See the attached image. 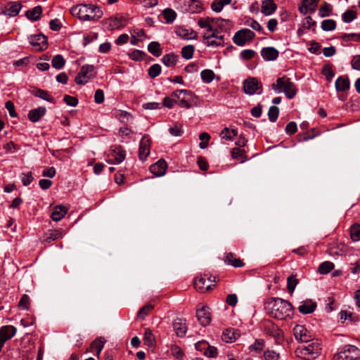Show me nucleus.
<instances>
[{
    "mask_svg": "<svg viewBox=\"0 0 360 360\" xmlns=\"http://www.w3.org/2000/svg\"><path fill=\"white\" fill-rule=\"evenodd\" d=\"M105 340L103 338L100 337L94 340L91 347L96 351V356L98 357L105 345Z\"/></svg>",
    "mask_w": 360,
    "mask_h": 360,
    "instance_id": "f704fd0d",
    "label": "nucleus"
},
{
    "mask_svg": "<svg viewBox=\"0 0 360 360\" xmlns=\"http://www.w3.org/2000/svg\"><path fill=\"white\" fill-rule=\"evenodd\" d=\"M279 113V109L276 105H272L269 108V112H268V117L269 120L271 122H276V120L278 119Z\"/></svg>",
    "mask_w": 360,
    "mask_h": 360,
    "instance_id": "864d4df0",
    "label": "nucleus"
},
{
    "mask_svg": "<svg viewBox=\"0 0 360 360\" xmlns=\"http://www.w3.org/2000/svg\"><path fill=\"white\" fill-rule=\"evenodd\" d=\"M148 50L151 54L156 57L160 56L162 53L160 45L157 41L150 42L148 46Z\"/></svg>",
    "mask_w": 360,
    "mask_h": 360,
    "instance_id": "e433bc0d",
    "label": "nucleus"
},
{
    "mask_svg": "<svg viewBox=\"0 0 360 360\" xmlns=\"http://www.w3.org/2000/svg\"><path fill=\"white\" fill-rule=\"evenodd\" d=\"M167 163L165 159H159L155 164L150 167V171L156 176H162L166 173Z\"/></svg>",
    "mask_w": 360,
    "mask_h": 360,
    "instance_id": "ddd939ff",
    "label": "nucleus"
},
{
    "mask_svg": "<svg viewBox=\"0 0 360 360\" xmlns=\"http://www.w3.org/2000/svg\"><path fill=\"white\" fill-rule=\"evenodd\" d=\"M265 309L271 316L279 320L289 318L292 314L291 303L278 297L271 298L266 302Z\"/></svg>",
    "mask_w": 360,
    "mask_h": 360,
    "instance_id": "f257e3e1",
    "label": "nucleus"
},
{
    "mask_svg": "<svg viewBox=\"0 0 360 360\" xmlns=\"http://www.w3.org/2000/svg\"><path fill=\"white\" fill-rule=\"evenodd\" d=\"M223 340L226 342H232L236 340V333L233 329H226L223 333Z\"/></svg>",
    "mask_w": 360,
    "mask_h": 360,
    "instance_id": "603ef678",
    "label": "nucleus"
},
{
    "mask_svg": "<svg viewBox=\"0 0 360 360\" xmlns=\"http://www.w3.org/2000/svg\"><path fill=\"white\" fill-rule=\"evenodd\" d=\"M335 86L338 91H346L350 86L349 80L347 77L340 76L336 79Z\"/></svg>",
    "mask_w": 360,
    "mask_h": 360,
    "instance_id": "bb28decb",
    "label": "nucleus"
},
{
    "mask_svg": "<svg viewBox=\"0 0 360 360\" xmlns=\"http://www.w3.org/2000/svg\"><path fill=\"white\" fill-rule=\"evenodd\" d=\"M202 37L205 44L207 46L217 47L224 46V35L221 34V30L217 28L213 27L212 31L205 32Z\"/></svg>",
    "mask_w": 360,
    "mask_h": 360,
    "instance_id": "39448f33",
    "label": "nucleus"
},
{
    "mask_svg": "<svg viewBox=\"0 0 360 360\" xmlns=\"http://www.w3.org/2000/svg\"><path fill=\"white\" fill-rule=\"evenodd\" d=\"M72 15L83 21H97L103 16L100 7L94 4H79L71 8Z\"/></svg>",
    "mask_w": 360,
    "mask_h": 360,
    "instance_id": "f03ea898",
    "label": "nucleus"
},
{
    "mask_svg": "<svg viewBox=\"0 0 360 360\" xmlns=\"http://www.w3.org/2000/svg\"><path fill=\"white\" fill-rule=\"evenodd\" d=\"M62 237L63 233L60 231L52 230L45 234L43 241L45 243H51V241H54L57 239L61 238Z\"/></svg>",
    "mask_w": 360,
    "mask_h": 360,
    "instance_id": "7c9ffc66",
    "label": "nucleus"
},
{
    "mask_svg": "<svg viewBox=\"0 0 360 360\" xmlns=\"http://www.w3.org/2000/svg\"><path fill=\"white\" fill-rule=\"evenodd\" d=\"M42 13V8L41 6H37L32 10H28L26 12V16L29 20L37 21L40 19Z\"/></svg>",
    "mask_w": 360,
    "mask_h": 360,
    "instance_id": "c756f323",
    "label": "nucleus"
},
{
    "mask_svg": "<svg viewBox=\"0 0 360 360\" xmlns=\"http://www.w3.org/2000/svg\"><path fill=\"white\" fill-rule=\"evenodd\" d=\"M176 33L178 36L184 39H196L198 37L197 33L192 29L180 27L176 30Z\"/></svg>",
    "mask_w": 360,
    "mask_h": 360,
    "instance_id": "a878e982",
    "label": "nucleus"
},
{
    "mask_svg": "<svg viewBox=\"0 0 360 360\" xmlns=\"http://www.w3.org/2000/svg\"><path fill=\"white\" fill-rule=\"evenodd\" d=\"M336 27V22L334 20L328 19L321 22V28L324 31H332Z\"/></svg>",
    "mask_w": 360,
    "mask_h": 360,
    "instance_id": "de8ad7c7",
    "label": "nucleus"
},
{
    "mask_svg": "<svg viewBox=\"0 0 360 360\" xmlns=\"http://www.w3.org/2000/svg\"><path fill=\"white\" fill-rule=\"evenodd\" d=\"M173 328L178 337H184L187 331L186 320L180 318L176 319L173 322Z\"/></svg>",
    "mask_w": 360,
    "mask_h": 360,
    "instance_id": "4468645a",
    "label": "nucleus"
},
{
    "mask_svg": "<svg viewBox=\"0 0 360 360\" xmlns=\"http://www.w3.org/2000/svg\"><path fill=\"white\" fill-rule=\"evenodd\" d=\"M255 37V33L249 29H242L236 32L233 37V42L240 46H244Z\"/></svg>",
    "mask_w": 360,
    "mask_h": 360,
    "instance_id": "0eeeda50",
    "label": "nucleus"
},
{
    "mask_svg": "<svg viewBox=\"0 0 360 360\" xmlns=\"http://www.w3.org/2000/svg\"><path fill=\"white\" fill-rule=\"evenodd\" d=\"M154 307L152 304H146L144 307H143L138 312L137 316L141 319V320H143L146 319V317L152 311Z\"/></svg>",
    "mask_w": 360,
    "mask_h": 360,
    "instance_id": "c03bdc74",
    "label": "nucleus"
},
{
    "mask_svg": "<svg viewBox=\"0 0 360 360\" xmlns=\"http://www.w3.org/2000/svg\"><path fill=\"white\" fill-rule=\"evenodd\" d=\"M264 347V340L262 339H257L255 341V343L250 346V349L251 351H255L256 352H259L263 350Z\"/></svg>",
    "mask_w": 360,
    "mask_h": 360,
    "instance_id": "6e6d98bb",
    "label": "nucleus"
},
{
    "mask_svg": "<svg viewBox=\"0 0 360 360\" xmlns=\"http://www.w3.org/2000/svg\"><path fill=\"white\" fill-rule=\"evenodd\" d=\"M359 358L360 349L352 345H344L333 356V360H356Z\"/></svg>",
    "mask_w": 360,
    "mask_h": 360,
    "instance_id": "20e7f679",
    "label": "nucleus"
},
{
    "mask_svg": "<svg viewBox=\"0 0 360 360\" xmlns=\"http://www.w3.org/2000/svg\"><path fill=\"white\" fill-rule=\"evenodd\" d=\"M46 109L44 106H39L32 109L27 114V117L32 122H37L46 114Z\"/></svg>",
    "mask_w": 360,
    "mask_h": 360,
    "instance_id": "f3484780",
    "label": "nucleus"
},
{
    "mask_svg": "<svg viewBox=\"0 0 360 360\" xmlns=\"http://www.w3.org/2000/svg\"><path fill=\"white\" fill-rule=\"evenodd\" d=\"M243 89L245 93L249 95H253L255 94H259L262 91L261 84L255 77H252L244 81Z\"/></svg>",
    "mask_w": 360,
    "mask_h": 360,
    "instance_id": "6e6552de",
    "label": "nucleus"
},
{
    "mask_svg": "<svg viewBox=\"0 0 360 360\" xmlns=\"http://www.w3.org/2000/svg\"><path fill=\"white\" fill-rule=\"evenodd\" d=\"M111 152L114 158H125L127 155L123 147L119 145L111 146Z\"/></svg>",
    "mask_w": 360,
    "mask_h": 360,
    "instance_id": "ea45409f",
    "label": "nucleus"
},
{
    "mask_svg": "<svg viewBox=\"0 0 360 360\" xmlns=\"http://www.w3.org/2000/svg\"><path fill=\"white\" fill-rule=\"evenodd\" d=\"M231 158H247L246 151L244 148H234L231 150Z\"/></svg>",
    "mask_w": 360,
    "mask_h": 360,
    "instance_id": "680f3d73",
    "label": "nucleus"
},
{
    "mask_svg": "<svg viewBox=\"0 0 360 360\" xmlns=\"http://www.w3.org/2000/svg\"><path fill=\"white\" fill-rule=\"evenodd\" d=\"M245 25L250 27L254 30H256L260 33H264V29L260 24L252 18H249L245 20Z\"/></svg>",
    "mask_w": 360,
    "mask_h": 360,
    "instance_id": "a18cd8bd",
    "label": "nucleus"
},
{
    "mask_svg": "<svg viewBox=\"0 0 360 360\" xmlns=\"http://www.w3.org/2000/svg\"><path fill=\"white\" fill-rule=\"evenodd\" d=\"M178 56L174 53L165 55L162 58V62L167 67H173L177 62Z\"/></svg>",
    "mask_w": 360,
    "mask_h": 360,
    "instance_id": "72a5a7b5",
    "label": "nucleus"
},
{
    "mask_svg": "<svg viewBox=\"0 0 360 360\" xmlns=\"http://www.w3.org/2000/svg\"><path fill=\"white\" fill-rule=\"evenodd\" d=\"M332 11V6L328 3H325L319 10V15L321 18L329 16Z\"/></svg>",
    "mask_w": 360,
    "mask_h": 360,
    "instance_id": "8fccbe9b",
    "label": "nucleus"
},
{
    "mask_svg": "<svg viewBox=\"0 0 360 360\" xmlns=\"http://www.w3.org/2000/svg\"><path fill=\"white\" fill-rule=\"evenodd\" d=\"M195 47L193 45H187L182 48L181 49V56L186 59H191L193 56Z\"/></svg>",
    "mask_w": 360,
    "mask_h": 360,
    "instance_id": "a19ab883",
    "label": "nucleus"
},
{
    "mask_svg": "<svg viewBox=\"0 0 360 360\" xmlns=\"http://www.w3.org/2000/svg\"><path fill=\"white\" fill-rule=\"evenodd\" d=\"M196 317L200 324L206 326L211 321L210 309L207 307L202 306L196 309Z\"/></svg>",
    "mask_w": 360,
    "mask_h": 360,
    "instance_id": "9d476101",
    "label": "nucleus"
},
{
    "mask_svg": "<svg viewBox=\"0 0 360 360\" xmlns=\"http://www.w3.org/2000/svg\"><path fill=\"white\" fill-rule=\"evenodd\" d=\"M31 94L34 96L39 97L43 100H45L48 102L54 103L55 99L53 96H51L47 91L41 89H35L31 91Z\"/></svg>",
    "mask_w": 360,
    "mask_h": 360,
    "instance_id": "cd10ccee",
    "label": "nucleus"
},
{
    "mask_svg": "<svg viewBox=\"0 0 360 360\" xmlns=\"http://www.w3.org/2000/svg\"><path fill=\"white\" fill-rule=\"evenodd\" d=\"M272 89L278 93H284L288 99H292L297 92L295 84L286 76L278 78Z\"/></svg>",
    "mask_w": 360,
    "mask_h": 360,
    "instance_id": "7ed1b4c3",
    "label": "nucleus"
},
{
    "mask_svg": "<svg viewBox=\"0 0 360 360\" xmlns=\"http://www.w3.org/2000/svg\"><path fill=\"white\" fill-rule=\"evenodd\" d=\"M316 308V302L311 300L303 301L298 307V310L301 314H307L314 311Z\"/></svg>",
    "mask_w": 360,
    "mask_h": 360,
    "instance_id": "6ab92c4d",
    "label": "nucleus"
},
{
    "mask_svg": "<svg viewBox=\"0 0 360 360\" xmlns=\"http://www.w3.org/2000/svg\"><path fill=\"white\" fill-rule=\"evenodd\" d=\"M279 52L274 47H264L261 50V56L267 61L274 60L278 57Z\"/></svg>",
    "mask_w": 360,
    "mask_h": 360,
    "instance_id": "a211bd4d",
    "label": "nucleus"
},
{
    "mask_svg": "<svg viewBox=\"0 0 360 360\" xmlns=\"http://www.w3.org/2000/svg\"><path fill=\"white\" fill-rule=\"evenodd\" d=\"M297 283L298 281L295 276H290L288 278V290L290 293L293 292Z\"/></svg>",
    "mask_w": 360,
    "mask_h": 360,
    "instance_id": "69168bd1",
    "label": "nucleus"
},
{
    "mask_svg": "<svg viewBox=\"0 0 360 360\" xmlns=\"http://www.w3.org/2000/svg\"><path fill=\"white\" fill-rule=\"evenodd\" d=\"M162 15L167 23H172L176 19V13L171 8H166L163 11Z\"/></svg>",
    "mask_w": 360,
    "mask_h": 360,
    "instance_id": "58836bf2",
    "label": "nucleus"
},
{
    "mask_svg": "<svg viewBox=\"0 0 360 360\" xmlns=\"http://www.w3.org/2000/svg\"><path fill=\"white\" fill-rule=\"evenodd\" d=\"M316 25V21H314L311 16H307L302 21L303 27L307 30H310Z\"/></svg>",
    "mask_w": 360,
    "mask_h": 360,
    "instance_id": "e2e57ef3",
    "label": "nucleus"
},
{
    "mask_svg": "<svg viewBox=\"0 0 360 360\" xmlns=\"http://www.w3.org/2000/svg\"><path fill=\"white\" fill-rule=\"evenodd\" d=\"M200 346H207V348L205 351V355H206L207 356L212 358L215 357L217 355V349L215 347L207 345V343L206 342H198L195 344L196 349H200Z\"/></svg>",
    "mask_w": 360,
    "mask_h": 360,
    "instance_id": "c85d7f7f",
    "label": "nucleus"
},
{
    "mask_svg": "<svg viewBox=\"0 0 360 360\" xmlns=\"http://www.w3.org/2000/svg\"><path fill=\"white\" fill-rule=\"evenodd\" d=\"M356 13L352 10L346 11L342 15V20L347 23L352 22L356 18Z\"/></svg>",
    "mask_w": 360,
    "mask_h": 360,
    "instance_id": "13d9d810",
    "label": "nucleus"
},
{
    "mask_svg": "<svg viewBox=\"0 0 360 360\" xmlns=\"http://www.w3.org/2000/svg\"><path fill=\"white\" fill-rule=\"evenodd\" d=\"M150 154V140L147 136H143L140 142L139 155V158H147Z\"/></svg>",
    "mask_w": 360,
    "mask_h": 360,
    "instance_id": "b1692460",
    "label": "nucleus"
},
{
    "mask_svg": "<svg viewBox=\"0 0 360 360\" xmlns=\"http://www.w3.org/2000/svg\"><path fill=\"white\" fill-rule=\"evenodd\" d=\"M304 347L306 349L305 351L309 354V359L311 360L316 359L319 355L320 351L321 350V345L317 341H313L307 346Z\"/></svg>",
    "mask_w": 360,
    "mask_h": 360,
    "instance_id": "aec40b11",
    "label": "nucleus"
},
{
    "mask_svg": "<svg viewBox=\"0 0 360 360\" xmlns=\"http://www.w3.org/2000/svg\"><path fill=\"white\" fill-rule=\"evenodd\" d=\"M65 60L64 58L60 54L55 56L51 60V65L53 68L57 70L63 68V67L65 65Z\"/></svg>",
    "mask_w": 360,
    "mask_h": 360,
    "instance_id": "4c0bfd02",
    "label": "nucleus"
},
{
    "mask_svg": "<svg viewBox=\"0 0 360 360\" xmlns=\"http://www.w3.org/2000/svg\"><path fill=\"white\" fill-rule=\"evenodd\" d=\"M224 261L226 264L231 265L233 267H243L245 265L243 260L239 257H237L236 255L232 252L226 254Z\"/></svg>",
    "mask_w": 360,
    "mask_h": 360,
    "instance_id": "4be33fe9",
    "label": "nucleus"
},
{
    "mask_svg": "<svg viewBox=\"0 0 360 360\" xmlns=\"http://www.w3.org/2000/svg\"><path fill=\"white\" fill-rule=\"evenodd\" d=\"M335 265L333 262L326 261L319 265L318 268V272L321 274H327L330 271H332Z\"/></svg>",
    "mask_w": 360,
    "mask_h": 360,
    "instance_id": "c9c22d12",
    "label": "nucleus"
},
{
    "mask_svg": "<svg viewBox=\"0 0 360 360\" xmlns=\"http://www.w3.org/2000/svg\"><path fill=\"white\" fill-rule=\"evenodd\" d=\"M205 282H206V281H205V278H200L198 280H195L194 282L195 288L198 291H200L201 292H204L205 289H206V290L212 289V287L210 285H208L206 286V288H205L204 285H205Z\"/></svg>",
    "mask_w": 360,
    "mask_h": 360,
    "instance_id": "79ce46f5",
    "label": "nucleus"
},
{
    "mask_svg": "<svg viewBox=\"0 0 360 360\" xmlns=\"http://www.w3.org/2000/svg\"><path fill=\"white\" fill-rule=\"evenodd\" d=\"M295 338L302 342H309L311 340V335L306 328L301 325H296L293 328Z\"/></svg>",
    "mask_w": 360,
    "mask_h": 360,
    "instance_id": "9b49d317",
    "label": "nucleus"
},
{
    "mask_svg": "<svg viewBox=\"0 0 360 360\" xmlns=\"http://www.w3.org/2000/svg\"><path fill=\"white\" fill-rule=\"evenodd\" d=\"M21 9V4L20 3H11L8 6L2 8L1 13L5 15L11 17L16 16Z\"/></svg>",
    "mask_w": 360,
    "mask_h": 360,
    "instance_id": "412c9836",
    "label": "nucleus"
},
{
    "mask_svg": "<svg viewBox=\"0 0 360 360\" xmlns=\"http://www.w3.org/2000/svg\"><path fill=\"white\" fill-rule=\"evenodd\" d=\"M321 73L326 77L328 82H330L335 76L332 67L329 65H325L322 68Z\"/></svg>",
    "mask_w": 360,
    "mask_h": 360,
    "instance_id": "09e8293b",
    "label": "nucleus"
},
{
    "mask_svg": "<svg viewBox=\"0 0 360 360\" xmlns=\"http://www.w3.org/2000/svg\"><path fill=\"white\" fill-rule=\"evenodd\" d=\"M201 79L205 83H210L211 82L214 77V73L211 70H204L200 73Z\"/></svg>",
    "mask_w": 360,
    "mask_h": 360,
    "instance_id": "49530a36",
    "label": "nucleus"
},
{
    "mask_svg": "<svg viewBox=\"0 0 360 360\" xmlns=\"http://www.w3.org/2000/svg\"><path fill=\"white\" fill-rule=\"evenodd\" d=\"M161 72V66L159 64H153L148 69V75L151 78H155Z\"/></svg>",
    "mask_w": 360,
    "mask_h": 360,
    "instance_id": "4d7b16f0",
    "label": "nucleus"
},
{
    "mask_svg": "<svg viewBox=\"0 0 360 360\" xmlns=\"http://www.w3.org/2000/svg\"><path fill=\"white\" fill-rule=\"evenodd\" d=\"M95 77L94 65L86 64L82 66L80 71L75 77V82L78 85H83Z\"/></svg>",
    "mask_w": 360,
    "mask_h": 360,
    "instance_id": "423d86ee",
    "label": "nucleus"
},
{
    "mask_svg": "<svg viewBox=\"0 0 360 360\" xmlns=\"http://www.w3.org/2000/svg\"><path fill=\"white\" fill-rule=\"evenodd\" d=\"M316 7V0H302L301 6L299 7V11L303 15H306L308 13H314Z\"/></svg>",
    "mask_w": 360,
    "mask_h": 360,
    "instance_id": "dca6fc26",
    "label": "nucleus"
},
{
    "mask_svg": "<svg viewBox=\"0 0 360 360\" xmlns=\"http://www.w3.org/2000/svg\"><path fill=\"white\" fill-rule=\"evenodd\" d=\"M172 355L178 359L182 360L184 356L183 350L177 345L172 346L171 349Z\"/></svg>",
    "mask_w": 360,
    "mask_h": 360,
    "instance_id": "0e129e2a",
    "label": "nucleus"
},
{
    "mask_svg": "<svg viewBox=\"0 0 360 360\" xmlns=\"http://www.w3.org/2000/svg\"><path fill=\"white\" fill-rule=\"evenodd\" d=\"M305 350H306V349L304 346L298 347L295 350L296 356L297 357H300V358L304 359V360H311V359H309L308 352H307V351H305Z\"/></svg>",
    "mask_w": 360,
    "mask_h": 360,
    "instance_id": "052dcab7",
    "label": "nucleus"
},
{
    "mask_svg": "<svg viewBox=\"0 0 360 360\" xmlns=\"http://www.w3.org/2000/svg\"><path fill=\"white\" fill-rule=\"evenodd\" d=\"M68 212V208L62 205H56L54 207L51 213V219L55 221L62 219Z\"/></svg>",
    "mask_w": 360,
    "mask_h": 360,
    "instance_id": "393cba45",
    "label": "nucleus"
},
{
    "mask_svg": "<svg viewBox=\"0 0 360 360\" xmlns=\"http://www.w3.org/2000/svg\"><path fill=\"white\" fill-rule=\"evenodd\" d=\"M199 139L200 140L199 146L200 148L204 149L207 148V146H208V142L210 139V136L207 132H202L199 135Z\"/></svg>",
    "mask_w": 360,
    "mask_h": 360,
    "instance_id": "5fc2aeb1",
    "label": "nucleus"
},
{
    "mask_svg": "<svg viewBox=\"0 0 360 360\" xmlns=\"http://www.w3.org/2000/svg\"><path fill=\"white\" fill-rule=\"evenodd\" d=\"M265 360H278L279 354L273 350H267L264 352Z\"/></svg>",
    "mask_w": 360,
    "mask_h": 360,
    "instance_id": "774afa93",
    "label": "nucleus"
},
{
    "mask_svg": "<svg viewBox=\"0 0 360 360\" xmlns=\"http://www.w3.org/2000/svg\"><path fill=\"white\" fill-rule=\"evenodd\" d=\"M263 330L270 336L278 338L281 335V331L278 326L271 321H265L262 324Z\"/></svg>",
    "mask_w": 360,
    "mask_h": 360,
    "instance_id": "2eb2a0df",
    "label": "nucleus"
},
{
    "mask_svg": "<svg viewBox=\"0 0 360 360\" xmlns=\"http://www.w3.org/2000/svg\"><path fill=\"white\" fill-rule=\"evenodd\" d=\"M30 44L37 51H42L47 48V38L42 34L31 35L29 37Z\"/></svg>",
    "mask_w": 360,
    "mask_h": 360,
    "instance_id": "1a4fd4ad",
    "label": "nucleus"
},
{
    "mask_svg": "<svg viewBox=\"0 0 360 360\" xmlns=\"http://www.w3.org/2000/svg\"><path fill=\"white\" fill-rule=\"evenodd\" d=\"M256 54L255 51L252 49H245L241 51L240 53V58L243 60H250L252 59L255 55Z\"/></svg>",
    "mask_w": 360,
    "mask_h": 360,
    "instance_id": "338daca9",
    "label": "nucleus"
},
{
    "mask_svg": "<svg viewBox=\"0 0 360 360\" xmlns=\"http://www.w3.org/2000/svg\"><path fill=\"white\" fill-rule=\"evenodd\" d=\"M213 18L207 17L205 18H200L198 21V25L201 28H206L207 31L205 32H209V31H212V24H213Z\"/></svg>",
    "mask_w": 360,
    "mask_h": 360,
    "instance_id": "473e14b6",
    "label": "nucleus"
},
{
    "mask_svg": "<svg viewBox=\"0 0 360 360\" xmlns=\"http://www.w3.org/2000/svg\"><path fill=\"white\" fill-rule=\"evenodd\" d=\"M181 92H182V95L179 100V105L181 108H190L196 96L190 90L181 89Z\"/></svg>",
    "mask_w": 360,
    "mask_h": 360,
    "instance_id": "f8f14e48",
    "label": "nucleus"
},
{
    "mask_svg": "<svg viewBox=\"0 0 360 360\" xmlns=\"http://www.w3.org/2000/svg\"><path fill=\"white\" fill-rule=\"evenodd\" d=\"M238 135V130L236 129H230L228 127H225L221 130L220 133V137L221 139L226 141H232L235 136Z\"/></svg>",
    "mask_w": 360,
    "mask_h": 360,
    "instance_id": "2f4dec72",
    "label": "nucleus"
},
{
    "mask_svg": "<svg viewBox=\"0 0 360 360\" xmlns=\"http://www.w3.org/2000/svg\"><path fill=\"white\" fill-rule=\"evenodd\" d=\"M351 238L354 241L360 240V225L354 224L352 226L350 229Z\"/></svg>",
    "mask_w": 360,
    "mask_h": 360,
    "instance_id": "3c124183",
    "label": "nucleus"
},
{
    "mask_svg": "<svg viewBox=\"0 0 360 360\" xmlns=\"http://www.w3.org/2000/svg\"><path fill=\"white\" fill-rule=\"evenodd\" d=\"M143 342L148 347H153L154 345L155 338L150 329H146L145 330Z\"/></svg>",
    "mask_w": 360,
    "mask_h": 360,
    "instance_id": "37998d69",
    "label": "nucleus"
},
{
    "mask_svg": "<svg viewBox=\"0 0 360 360\" xmlns=\"http://www.w3.org/2000/svg\"><path fill=\"white\" fill-rule=\"evenodd\" d=\"M20 179L22 181V184L25 186L30 185L34 180L32 173L31 172L27 173H22L20 174Z\"/></svg>",
    "mask_w": 360,
    "mask_h": 360,
    "instance_id": "bf43d9fd",
    "label": "nucleus"
},
{
    "mask_svg": "<svg viewBox=\"0 0 360 360\" xmlns=\"http://www.w3.org/2000/svg\"><path fill=\"white\" fill-rule=\"evenodd\" d=\"M277 8V5L273 0H264L262 2L261 11L265 15L273 14Z\"/></svg>",
    "mask_w": 360,
    "mask_h": 360,
    "instance_id": "5701e85b",
    "label": "nucleus"
}]
</instances>
